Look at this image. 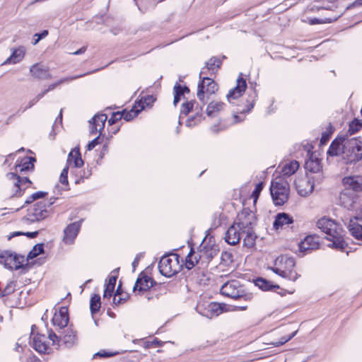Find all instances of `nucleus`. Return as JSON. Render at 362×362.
I'll return each mask as SVG.
<instances>
[{"mask_svg": "<svg viewBox=\"0 0 362 362\" xmlns=\"http://www.w3.org/2000/svg\"><path fill=\"white\" fill-rule=\"evenodd\" d=\"M52 322L54 326H57L59 329L66 327L69 322L68 308L62 307L59 312L54 314Z\"/></svg>", "mask_w": 362, "mask_h": 362, "instance_id": "6ab92c4d", "label": "nucleus"}, {"mask_svg": "<svg viewBox=\"0 0 362 362\" xmlns=\"http://www.w3.org/2000/svg\"><path fill=\"white\" fill-rule=\"evenodd\" d=\"M362 6V0H356L354 2H353L351 4H350L349 6H348L346 7V9H350L351 8H354V7H357V6Z\"/></svg>", "mask_w": 362, "mask_h": 362, "instance_id": "680f3d73", "label": "nucleus"}, {"mask_svg": "<svg viewBox=\"0 0 362 362\" xmlns=\"http://www.w3.org/2000/svg\"><path fill=\"white\" fill-rule=\"evenodd\" d=\"M83 220L70 223L64 230L63 240L66 244H72L78 235Z\"/></svg>", "mask_w": 362, "mask_h": 362, "instance_id": "2eb2a0df", "label": "nucleus"}, {"mask_svg": "<svg viewBox=\"0 0 362 362\" xmlns=\"http://www.w3.org/2000/svg\"><path fill=\"white\" fill-rule=\"evenodd\" d=\"M296 333H297V331H295L291 335H289L288 337H283L281 338V339L279 341L272 342L271 344L275 347L280 346L284 344L285 343H286L287 341H290L293 337H294L296 336Z\"/></svg>", "mask_w": 362, "mask_h": 362, "instance_id": "37998d69", "label": "nucleus"}, {"mask_svg": "<svg viewBox=\"0 0 362 362\" xmlns=\"http://www.w3.org/2000/svg\"><path fill=\"white\" fill-rule=\"evenodd\" d=\"M69 332V334L64 335L63 341L65 344H73L76 341V335L73 333L72 331H70Z\"/></svg>", "mask_w": 362, "mask_h": 362, "instance_id": "8fccbe9b", "label": "nucleus"}, {"mask_svg": "<svg viewBox=\"0 0 362 362\" xmlns=\"http://www.w3.org/2000/svg\"><path fill=\"white\" fill-rule=\"evenodd\" d=\"M255 286H258L260 289L263 291H269L274 288H279V286L273 285L269 281L267 280L258 278L255 281Z\"/></svg>", "mask_w": 362, "mask_h": 362, "instance_id": "4c0bfd02", "label": "nucleus"}, {"mask_svg": "<svg viewBox=\"0 0 362 362\" xmlns=\"http://www.w3.org/2000/svg\"><path fill=\"white\" fill-rule=\"evenodd\" d=\"M295 266V259L288 255H281L274 261L273 272H291Z\"/></svg>", "mask_w": 362, "mask_h": 362, "instance_id": "ddd939ff", "label": "nucleus"}, {"mask_svg": "<svg viewBox=\"0 0 362 362\" xmlns=\"http://www.w3.org/2000/svg\"><path fill=\"white\" fill-rule=\"evenodd\" d=\"M250 99L248 100V108L247 110V112H250L254 107L255 100L257 98V94L255 92L253 93L252 95L250 96Z\"/></svg>", "mask_w": 362, "mask_h": 362, "instance_id": "bf43d9fd", "label": "nucleus"}, {"mask_svg": "<svg viewBox=\"0 0 362 362\" xmlns=\"http://www.w3.org/2000/svg\"><path fill=\"white\" fill-rule=\"evenodd\" d=\"M348 228L353 237L357 240H362V226L356 221L351 220Z\"/></svg>", "mask_w": 362, "mask_h": 362, "instance_id": "c756f323", "label": "nucleus"}, {"mask_svg": "<svg viewBox=\"0 0 362 362\" xmlns=\"http://www.w3.org/2000/svg\"><path fill=\"white\" fill-rule=\"evenodd\" d=\"M30 72L34 78L37 79L47 80L52 78V74L49 73V68L40 63L31 66Z\"/></svg>", "mask_w": 362, "mask_h": 362, "instance_id": "f3484780", "label": "nucleus"}, {"mask_svg": "<svg viewBox=\"0 0 362 362\" xmlns=\"http://www.w3.org/2000/svg\"><path fill=\"white\" fill-rule=\"evenodd\" d=\"M194 103L192 101L186 102L182 103L180 112L182 114L187 115L192 110Z\"/></svg>", "mask_w": 362, "mask_h": 362, "instance_id": "de8ad7c7", "label": "nucleus"}, {"mask_svg": "<svg viewBox=\"0 0 362 362\" xmlns=\"http://www.w3.org/2000/svg\"><path fill=\"white\" fill-rule=\"evenodd\" d=\"M35 158L33 157H26L24 162L21 164L16 165L15 173H8L6 174L7 180L16 187L14 194L16 196H21V192L25 191V189L32 184V182L28 177H21L17 174V173L18 171L23 173L33 170L34 169V162H35Z\"/></svg>", "mask_w": 362, "mask_h": 362, "instance_id": "7ed1b4c3", "label": "nucleus"}, {"mask_svg": "<svg viewBox=\"0 0 362 362\" xmlns=\"http://www.w3.org/2000/svg\"><path fill=\"white\" fill-rule=\"evenodd\" d=\"M263 189V183L259 182L256 185L254 191L252 192V197L255 198V201L258 198L261 191Z\"/></svg>", "mask_w": 362, "mask_h": 362, "instance_id": "6e6d98bb", "label": "nucleus"}, {"mask_svg": "<svg viewBox=\"0 0 362 362\" xmlns=\"http://www.w3.org/2000/svg\"><path fill=\"white\" fill-rule=\"evenodd\" d=\"M101 305L100 296L98 294H94L90 300V309L92 315L97 313Z\"/></svg>", "mask_w": 362, "mask_h": 362, "instance_id": "58836bf2", "label": "nucleus"}, {"mask_svg": "<svg viewBox=\"0 0 362 362\" xmlns=\"http://www.w3.org/2000/svg\"><path fill=\"white\" fill-rule=\"evenodd\" d=\"M107 119V117L105 114H98L95 115L92 119L93 123L90 127V133L95 134L99 132L100 134L104 129Z\"/></svg>", "mask_w": 362, "mask_h": 362, "instance_id": "412c9836", "label": "nucleus"}, {"mask_svg": "<svg viewBox=\"0 0 362 362\" xmlns=\"http://www.w3.org/2000/svg\"><path fill=\"white\" fill-rule=\"evenodd\" d=\"M328 139H329V134H327L326 133H323L322 135V138H321L320 142L321 143H325Z\"/></svg>", "mask_w": 362, "mask_h": 362, "instance_id": "774afa93", "label": "nucleus"}, {"mask_svg": "<svg viewBox=\"0 0 362 362\" xmlns=\"http://www.w3.org/2000/svg\"><path fill=\"white\" fill-rule=\"evenodd\" d=\"M305 168L310 173H319L322 169L321 160L313 153H311L309 158L305 161Z\"/></svg>", "mask_w": 362, "mask_h": 362, "instance_id": "393cba45", "label": "nucleus"}, {"mask_svg": "<svg viewBox=\"0 0 362 362\" xmlns=\"http://www.w3.org/2000/svg\"><path fill=\"white\" fill-rule=\"evenodd\" d=\"M68 170H69V166H66L61 175H60V177H59V181L63 185H68V178H67V175H68Z\"/></svg>", "mask_w": 362, "mask_h": 362, "instance_id": "864d4df0", "label": "nucleus"}, {"mask_svg": "<svg viewBox=\"0 0 362 362\" xmlns=\"http://www.w3.org/2000/svg\"><path fill=\"white\" fill-rule=\"evenodd\" d=\"M327 153L331 156H341L345 164H354L362 159V141L360 138L346 134L336 138Z\"/></svg>", "mask_w": 362, "mask_h": 362, "instance_id": "f257e3e1", "label": "nucleus"}, {"mask_svg": "<svg viewBox=\"0 0 362 362\" xmlns=\"http://www.w3.org/2000/svg\"><path fill=\"white\" fill-rule=\"evenodd\" d=\"M241 231L239 230L235 224L229 227L226 233L225 240L231 245H235L240 242Z\"/></svg>", "mask_w": 362, "mask_h": 362, "instance_id": "5701e85b", "label": "nucleus"}, {"mask_svg": "<svg viewBox=\"0 0 362 362\" xmlns=\"http://www.w3.org/2000/svg\"><path fill=\"white\" fill-rule=\"evenodd\" d=\"M295 186L300 196L307 197L310 195L314 189L313 177H299L295 180Z\"/></svg>", "mask_w": 362, "mask_h": 362, "instance_id": "f8f14e48", "label": "nucleus"}, {"mask_svg": "<svg viewBox=\"0 0 362 362\" xmlns=\"http://www.w3.org/2000/svg\"><path fill=\"white\" fill-rule=\"evenodd\" d=\"M221 59L212 57L211 58L206 64V66L202 68V71L199 73V78L202 77V74H207L206 70L209 72L214 73L221 66Z\"/></svg>", "mask_w": 362, "mask_h": 362, "instance_id": "cd10ccee", "label": "nucleus"}, {"mask_svg": "<svg viewBox=\"0 0 362 362\" xmlns=\"http://www.w3.org/2000/svg\"><path fill=\"white\" fill-rule=\"evenodd\" d=\"M144 105L141 106V110H134V109H132L130 111H126V110H123L122 112V118L125 120V121H130L132 119H133L134 117H136L137 116V115L141 112V110L142 109H144Z\"/></svg>", "mask_w": 362, "mask_h": 362, "instance_id": "ea45409f", "label": "nucleus"}, {"mask_svg": "<svg viewBox=\"0 0 362 362\" xmlns=\"http://www.w3.org/2000/svg\"><path fill=\"white\" fill-rule=\"evenodd\" d=\"M200 79L197 95L200 101L205 103V96L209 98L214 94L218 90V86L214 81L209 77H201Z\"/></svg>", "mask_w": 362, "mask_h": 362, "instance_id": "9d476101", "label": "nucleus"}, {"mask_svg": "<svg viewBox=\"0 0 362 362\" xmlns=\"http://www.w3.org/2000/svg\"><path fill=\"white\" fill-rule=\"evenodd\" d=\"M293 222V218L291 216L286 213H279L276 217L273 223V227L276 230L282 228L285 226H288Z\"/></svg>", "mask_w": 362, "mask_h": 362, "instance_id": "b1692460", "label": "nucleus"}, {"mask_svg": "<svg viewBox=\"0 0 362 362\" xmlns=\"http://www.w3.org/2000/svg\"><path fill=\"white\" fill-rule=\"evenodd\" d=\"M128 297L129 296L127 293H123L119 296H114L113 303L115 305L122 304L127 301Z\"/></svg>", "mask_w": 362, "mask_h": 362, "instance_id": "49530a36", "label": "nucleus"}, {"mask_svg": "<svg viewBox=\"0 0 362 362\" xmlns=\"http://www.w3.org/2000/svg\"><path fill=\"white\" fill-rule=\"evenodd\" d=\"M154 281L151 277L144 276L143 278H138L134 290L146 291L153 286Z\"/></svg>", "mask_w": 362, "mask_h": 362, "instance_id": "bb28decb", "label": "nucleus"}, {"mask_svg": "<svg viewBox=\"0 0 362 362\" xmlns=\"http://www.w3.org/2000/svg\"><path fill=\"white\" fill-rule=\"evenodd\" d=\"M47 192L39 191L33 193L25 202V204H30L36 199H41L45 197Z\"/></svg>", "mask_w": 362, "mask_h": 362, "instance_id": "a19ab883", "label": "nucleus"}, {"mask_svg": "<svg viewBox=\"0 0 362 362\" xmlns=\"http://www.w3.org/2000/svg\"><path fill=\"white\" fill-rule=\"evenodd\" d=\"M0 263L4 264L6 269L17 270L26 264V259L23 255L5 250L0 252Z\"/></svg>", "mask_w": 362, "mask_h": 362, "instance_id": "423d86ee", "label": "nucleus"}, {"mask_svg": "<svg viewBox=\"0 0 362 362\" xmlns=\"http://www.w3.org/2000/svg\"><path fill=\"white\" fill-rule=\"evenodd\" d=\"M192 255H193V254H192V252L191 250L190 252L189 253V255H187V258H186L185 267L188 270H190L194 266V262L192 260Z\"/></svg>", "mask_w": 362, "mask_h": 362, "instance_id": "4d7b16f0", "label": "nucleus"}, {"mask_svg": "<svg viewBox=\"0 0 362 362\" xmlns=\"http://www.w3.org/2000/svg\"><path fill=\"white\" fill-rule=\"evenodd\" d=\"M317 226L327 235L326 238L332 242L329 246L339 250H344L347 243L344 239V230L341 226L334 221L323 217L317 222Z\"/></svg>", "mask_w": 362, "mask_h": 362, "instance_id": "f03ea898", "label": "nucleus"}, {"mask_svg": "<svg viewBox=\"0 0 362 362\" xmlns=\"http://www.w3.org/2000/svg\"><path fill=\"white\" fill-rule=\"evenodd\" d=\"M48 35V31L45 30L41 33H36L35 35V37H37L38 40H41L44 37H45Z\"/></svg>", "mask_w": 362, "mask_h": 362, "instance_id": "e2e57ef3", "label": "nucleus"}, {"mask_svg": "<svg viewBox=\"0 0 362 362\" xmlns=\"http://www.w3.org/2000/svg\"><path fill=\"white\" fill-rule=\"evenodd\" d=\"M87 74H80V75H76V76H69V77H64V78H61L60 80H59L58 81L55 82V83H53L52 84H50L47 89L44 90L43 91H42L41 93H40V94H43V96L47 94L49 91H51L52 90H54L57 86L62 84V83H69L73 80H75V79H77V78H79L83 76H86Z\"/></svg>", "mask_w": 362, "mask_h": 362, "instance_id": "c85d7f7f", "label": "nucleus"}, {"mask_svg": "<svg viewBox=\"0 0 362 362\" xmlns=\"http://www.w3.org/2000/svg\"><path fill=\"white\" fill-rule=\"evenodd\" d=\"M224 104L221 102H211L206 108V114L209 117H214L216 112L223 109Z\"/></svg>", "mask_w": 362, "mask_h": 362, "instance_id": "f704fd0d", "label": "nucleus"}, {"mask_svg": "<svg viewBox=\"0 0 362 362\" xmlns=\"http://www.w3.org/2000/svg\"><path fill=\"white\" fill-rule=\"evenodd\" d=\"M86 50V47H82L81 48H80L79 49H78L77 51L74 52L72 53V54H74V55H79V54H83Z\"/></svg>", "mask_w": 362, "mask_h": 362, "instance_id": "338daca9", "label": "nucleus"}, {"mask_svg": "<svg viewBox=\"0 0 362 362\" xmlns=\"http://www.w3.org/2000/svg\"><path fill=\"white\" fill-rule=\"evenodd\" d=\"M361 127V124L358 120H354L349 124L348 132L352 135L357 132Z\"/></svg>", "mask_w": 362, "mask_h": 362, "instance_id": "c03bdc74", "label": "nucleus"}, {"mask_svg": "<svg viewBox=\"0 0 362 362\" xmlns=\"http://www.w3.org/2000/svg\"><path fill=\"white\" fill-rule=\"evenodd\" d=\"M179 259L180 256L174 253L164 255L159 261L158 272H180L183 264Z\"/></svg>", "mask_w": 362, "mask_h": 362, "instance_id": "1a4fd4ad", "label": "nucleus"}, {"mask_svg": "<svg viewBox=\"0 0 362 362\" xmlns=\"http://www.w3.org/2000/svg\"><path fill=\"white\" fill-rule=\"evenodd\" d=\"M117 281V276H111L108 283L105 284V288L103 293L104 298H110L112 296V292L114 291Z\"/></svg>", "mask_w": 362, "mask_h": 362, "instance_id": "c9c22d12", "label": "nucleus"}, {"mask_svg": "<svg viewBox=\"0 0 362 362\" xmlns=\"http://www.w3.org/2000/svg\"><path fill=\"white\" fill-rule=\"evenodd\" d=\"M49 338L50 340L52 341L53 344H55L57 342L59 341V337H58L54 332L52 331H50L49 333Z\"/></svg>", "mask_w": 362, "mask_h": 362, "instance_id": "052dcab7", "label": "nucleus"}, {"mask_svg": "<svg viewBox=\"0 0 362 362\" xmlns=\"http://www.w3.org/2000/svg\"><path fill=\"white\" fill-rule=\"evenodd\" d=\"M279 274H280V276L285 279H288V280H290V281H295L296 280L298 279L299 275H298L297 273H286V272H284V273H278Z\"/></svg>", "mask_w": 362, "mask_h": 362, "instance_id": "603ef678", "label": "nucleus"}, {"mask_svg": "<svg viewBox=\"0 0 362 362\" xmlns=\"http://www.w3.org/2000/svg\"><path fill=\"white\" fill-rule=\"evenodd\" d=\"M165 344L164 341L158 340L157 338L153 341H147L144 343V347L146 349L151 348L152 346H162Z\"/></svg>", "mask_w": 362, "mask_h": 362, "instance_id": "09e8293b", "label": "nucleus"}, {"mask_svg": "<svg viewBox=\"0 0 362 362\" xmlns=\"http://www.w3.org/2000/svg\"><path fill=\"white\" fill-rule=\"evenodd\" d=\"M122 118V115L121 112H113L110 117V118L108 120V123L110 125H112L117 122V121L120 120Z\"/></svg>", "mask_w": 362, "mask_h": 362, "instance_id": "3c124183", "label": "nucleus"}, {"mask_svg": "<svg viewBox=\"0 0 362 362\" xmlns=\"http://www.w3.org/2000/svg\"><path fill=\"white\" fill-rule=\"evenodd\" d=\"M16 286V283L14 281H11L7 284L5 288L3 291V296H7L14 292Z\"/></svg>", "mask_w": 362, "mask_h": 362, "instance_id": "a18cd8bd", "label": "nucleus"}, {"mask_svg": "<svg viewBox=\"0 0 362 362\" xmlns=\"http://www.w3.org/2000/svg\"><path fill=\"white\" fill-rule=\"evenodd\" d=\"M55 199V198H51L48 201L43 200L37 202L33 207L28 209L24 219L28 222L33 223L48 217L50 212L47 208L54 203Z\"/></svg>", "mask_w": 362, "mask_h": 362, "instance_id": "39448f33", "label": "nucleus"}, {"mask_svg": "<svg viewBox=\"0 0 362 362\" xmlns=\"http://www.w3.org/2000/svg\"><path fill=\"white\" fill-rule=\"evenodd\" d=\"M339 204L349 211H358L360 201L357 193L352 189H345L339 197Z\"/></svg>", "mask_w": 362, "mask_h": 362, "instance_id": "6e6552de", "label": "nucleus"}, {"mask_svg": "<svg viewBox=\"0 0 362 362\" xmlns=\"http://www.w3.org/2000/svg\"><path fill=\"white\" fill-rule=\"evenodd\" d=\"M240 230L252 229L256 225V217L255 214L247 208H245L237 217L235 223Z\"/></svg>", "mask_w": 362, "mask_h": 362, "instance_id": "9b49d317", "label": "nucleus"}, {"mask_svg": "<svg viewBox=\"0 0 362 362\" xmlns=\"http://www.w3.org/2000/svg\"><path fill=\"white\" fill-rule=\"evenodd\" d=\"M327 21H321L318 18H311L309 20V23L310 25H315V24H318V23H326Z\"/></svg>", "mask_w": 362, "mask_h": 362, "instance_id": "0e129e2a", "label": "nucleus"}, {"mask_svg": "<svg viewBox=\"0 0 362 362\" xmlns=\"http://www.w3.org/2000/svg\"><path fill=\"white\" fill-rule=\"evenodd\" d=\"M25 53V49L23 46L19 47L17 49H14L11 56L4 62V64H15L18 63L24 58Z\"/></svg>", "mask_w": 362, "mask_h": 362, "instance_id": "a878e982", "label": "nucleus"}, {"mask_svg": "<svg viewBox=\"0 0 362 362\" xmlns=\"http://www.w3.org/2000/svg\"><path fill=\"white\" fill-rule=\"evenodd\" d=\"M43 252H44V244L43 243L36 244L33 247L32 250H30L28 252L27 257H25L26 264H28V262L30 259H33V258L36 257L40 254L43 253Z\"/></svg>", "mask_w": 362, "mask_h": 362, "instance_id": "e433bc0d", "label": "nucleus"}, {"mask_svg": "<svg viewBox=\"0 0 362 362\" xmlns=\"http://www.w3.org/2000/svg\"><path fill=\"white\" fill-rule=\"evenodd\" d=\"M66 166H71L74 168H81L83 165V161L81 158L79 147L73 148L68 155Z\"/></svg>", "mask_w": 362, "mask_h": 362, "instance_id": "aec40b11", "label": "nucleus"}, {"mask_svg": "<svg viewBox=\"0 0 362 362\" xmlns=\"http://www.w3.org/2000/svg\"><path fill=\"white\" fill-rule=\"evenodd\" d=\"M38 234V232L37 231H34V232H27V233H24L23 235H26L27 237L30 238H35Z\"/></svg>", "mask_w": 362, "mask_h": 362, "instance_id": "69168bd1", "label": "nucleus"}, {"mask_svg": "<svg viewBox=\"0 0 362 362\" xmlns=\"http://www.w3.org/2000/svg\"><path fill=\"white\" fill-rule=\"evenodd\" d=\"M174 90V100L173 104L176 105L180 100V96L185 93H189V89L187 86H182L178 83H176L173 88Z\"/></svg>", "mask_w": 362, "mask_h": 362, "instance_id": "72a5a7b5", "label": "nucleus"}, {"mask_svg": "<svg viewBox=\"0 0 362 362\" xmlns=\"http://www.w3.org/2000/svg\"><path fill=\"white\" fill-rule=\"evenodd\" d=\"M241 233L246 234L243 239V243L245 246L251 247L255 245L257 235H255L253 228L240 230Z\"/></svg>", "mask_w": 362, "mask_h": 362, "instance_id": "473e14b6", "label": "nucleus"}, {"mask_svg": "<svg viewBox=\"0 0 362 362\" xmlns=\"http://www.w3.org/2000/svg\"><path fill=\"white\" fill-rule=\"evenodd\" d=\"M33 346L39 353L45 354L49 347L45 335L40 334L34 335L33 338Z\"/></svg>", "mask_w": 362, "mask_h": 362, "instance_id": "4be33fe9", "label": "nucleus"}, {"mask_svg": "<svg viewBox=\"0 0 362 362\" xmlns=\"http://www.w3.org/2000/svg\"><path fill=\"white\" fill-rule=\"evenodd\" d=\"M319 245L317 238L313 235H308L299 243V252L302 253V255H305L312 250L318 249Z\"/></svg>", "mask_w": 362, "mask_h": 362, "instance_id": "dca6fc26", "label": "nucleus"}, {"mask_svg": "<svg viewBox=\"0 0 362 362\" xmlns=\"http://www.w3.org/2000/svg\"><path fill=\"white\" fill-rule=\"evenodd\" d=\"M99 144V136L90 141L87 145V150L91 151Z\"/></svg>", "mask_w": 362, "mask_h": 362, "instance_id": "13d9d810", "label": "nucleus"}, {"mask_svg": "<svg viewBox=\"0 0 362 362\" xmlns=\"http://www.w3.org/2000/svg\"><path fill=\"white\" fill-rule=\"evenodd\" d=\"M43 97V94L38 93L33 100H31L28 105L25 107L24 108H21L17 111V114L19 113L21 111L22 112H24L26 110L32 107L35 103H37Z\"/></svg>", "mask_w": 362, "mask_h": 362, "instance_id": "79ce46f5", "label": "nucleus"}, {"mask_svg": "<svg viewBox=\"0 0 362 362\" xmlns=\"http://www.w3.org/2000/svg\"><path fill=\"white\" fill-rule=\"evenodd\" d=\"M221 293L232 298H238L242 296V291L239 283L233 280L224 284L221 288Z\"/></svg>", "mask_w": 362, "mask_h": 362, "instance_id": "4468645a", "label": "nucleus"}, {"mask_svg": "<svg viewBox=\"0 0 362 362\" xmlns=\"http://www.w3.org/2000/svg\"><path fill=\"white\" fill-rule=\"evenodd\" d=\"M198 313L207 318L211 319L226 311V305L215 302H199L196 307Z\"/></svg>", "mask_w": 362, "mask_h": 362, "instance_id": "0eeeda50", "label": "nucleus"}, {"mask_svg": "<svg viewBox=\"0 0 362 362\" xmlns=\"http://www.w3.org/2000/svg\"><path fill=\"white\" fill-rule=\"evenodd\" d=\"M247 87V83L245 79L241 76H239L237 79V85L235 88L229 90L226 95L228 102H231V100H235L240 98L242 94L245 92Z\"/></svg>", "mask_w": 362, "mask_h": 362, "instance_id": "a211bd4d", "label": "nucleus"}, {"mask_svg": "<svg viewBox=\"0 0 362 362\" xmlns=\"http://www.w3.org/2000/svg\"><path fill=\"white\" fill-rule=\"evenodd\" d=\"M289 184L282 177H276L272 182L270 192L275 205L281 206L288 199Z\"/></svg>", "mask_w": 362, "mask_h": 362, "instance_id": "20e7f679", "label": "nucleus"}, {"mask_svg": "<svg viewBox=\"0 0 362 362\" xmlns=\"http://www.w3.org/2000/svg\"><path fill=\"white\" fill-rule=\"evenodd\" d=\"M337 6H335L334 5V2H327L326 4H323V5L322 6H314V8H316L317 10H320V9H325V10H333L334 8H337Z\"/></svg>", "mask_w": 362, "mask_h": 362, "instance_id": "5fc2aeb1", "label": "nucleus"}, {"mask_svg": "<svg viewBox=\"0 0 362 362\" xmlns=\"http://www.w3.org/2000/svg\"><path fill=\"white\" fill-rule=\"evenodd\" d=\"M299 168V163L296 160H292L286 163L281 168V174L284 176H291Z\"/></svg>", "mask_w": 362, "mask_h": 362, "instance_id": "7c9ffc66", "label": "nucleus"}, {"mask_svg": "<svg viewBox=\"0 0 362 362\" xmlns=\"http://www.w3.org/2000/svg\"><path fill=\"white\" fill-rule=\"evenodd\" d=\"M343 184L345 186V189H350L354 190L356 193L357 191L362 189L361 183L354 177H346L343 179Z\"/></svg>", "mask_w": 362, "mask_h": 362, "instance_id": "2f4dec72", "label": "nucleus"}]
</instances>
